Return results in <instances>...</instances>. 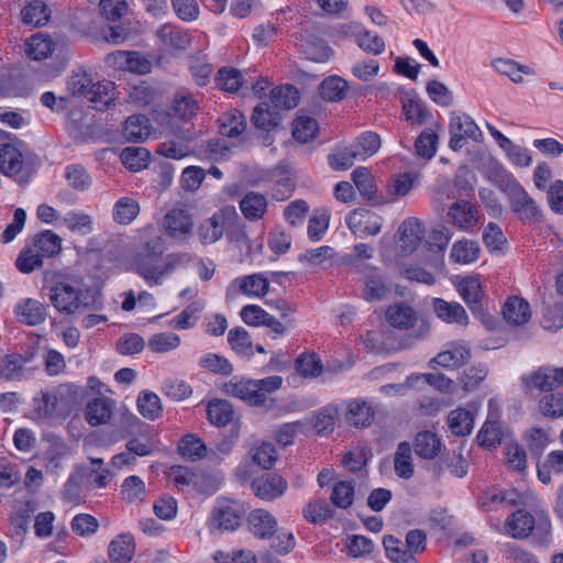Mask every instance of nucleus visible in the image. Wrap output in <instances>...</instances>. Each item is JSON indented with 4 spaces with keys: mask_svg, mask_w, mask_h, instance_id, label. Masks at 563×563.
Returning <instances> with one entry per match:
<instances>
[{
    "mask_svg": "<svg viewBox=\"0 0 563 563\" xmlns=\"http://www.w3.org/2000/svg\"><path fill=\"white\" fill-rule=\"evenodd\" d=\"M188 262L187 253L165 254L162 249H142L133 258L131 268L150 285H158L164 276Z\"/></svg>",
    "mask_w": 563,
    "mask_h": 563,
    "instance_id": "1",
    "label": "nucleus"
},
{
    "mask_svg": "<svg viewBox=\"0 0 563 563\" xmlns=\"http://www.w3.org/2000/svg\"><path fill=\"white\" fill-rule=\"evenodd\" d=\"M280 376H267L262 379H244L233 377L223 385V391L252 406L264 405L268 396L282 387Z\"/></svg>",
    "mask_w": 563,
    "mask_h": 563,
    "instance_id": "2",
    "label": "nucleus"
},
{
    "mask_svg": "<svg viewBox=\"0 0 563 563\" xmlns=\"http://www.w3.org/2000/svg\"><path fill=\"white\" fill-rule=\"evenodd\" d=\"M499 188L509 199L510 209L516 217L525 223L540 221L541 209L518 180L504 168L499 169Z\"/></svg>",
    "mask_w": 563,
    "mask_h": 563,
    "instance_id": "3",
    "label": "nucleus"
},
{
    "mask_svg": "<svg viewBox=\"0 0 563 563\" xmlns=\"http://www.w3.org/2000/svg\"><path fill=\"white\" fill-rule=\"evenodd\" d=\"M112 82L93 84L90 75L81 67L73 70L67 80V90L74 97L91 95L90 101L98 110H106L113 98L108 95Z\"/></svg>",
    "mask_w": 563,
    "mask_h": 563,
    "instance_id": "4",
    "label": "nucleus"
},
{
    "mask_svg": "<svg viewBox=\"0 0 563 563\" xmlns=\"http://www.w3.org/2000/svg\"><path fill=\"white\" fill-rule=\"evenodd\" d=\"M427 536L422 530H410L406 536V545L394 536H385L383 545L387 558L394 563H418L415 554L426 549Z\"/></svg>",
    "mask_w": 563,
    "mask_h": 563,
    "instance_id": "5",
    "label": "nucleus"
},
{
    "mask_svg": "<svg viewBox=\"0 0 563 563\" xmlns=\"http://www.w3.org/2000/svg\"><path fill=\"white\" fill-rule=\"evenodd\" d=\"M246 514L245 506L238 500H228L213 507L209 519L211 531H234L236 530Z\"/></svg>",
    "mask_w": 563,
    "mask_h": 563,
    "instance_id": "6",
    "label": "nucleus"
},
{
    "mask_svg": "<svg viewBox=\"0 0 563 563\" xmlns=\"http://www.w3.org/2000/svg\"><path fill=\"white\" fill-rule=\"evenodd\" d=\"M385 252L382 254L384 262L387 265H395L399 268L400 274L409 279L432 285L435 279L434 276L423 268L407 266L404 263V258L409 256L413 249H384Z\"/></svg>",
    "mask_w": 563,
    "mask_h": 563,
    "instance_id": "7",
    "label": "nucleus"
},
{
    "mask_svg": "<svg viewBox=\"0 0 563 563\" xmlns=\"http://www.w3.org/2000/svg\"><path fill=\"white\" fill-rule=\"evenodd\" d=\"M346 223L351 232L360 239L376 235L382 229V218L366 209L352 211L346 217Z\"/></svg>",
    "mask_w": 563,
    "mask_h": 563,
    "instance_id": "8",
    "label": "nucleus"
},
{
    "mask_svg": "<svg viewBox=\"0 0 563 563\" xmlns=\"http://www.w3.org/2000/svg\"><path fill=\"white\" fill-rule=\"evenodd\" d=\"M10 140L12 142L0 145V172L7 176H15L23 169L25 144L16 137Z\"/></svg>",
    "mask_w": 563,
    "mask_h": 563,
    "instance_id": "9",
    "label": "nucleus"
},
{
    "mask_svg": "<svg viewBox=\"0 0 563 563\" xmlns=\"http://www.w3.org/2000/svg\"><path fill=\"white\" fill-rule=\"evenodd\" d=\"M287 482L276 473H265L254 478L251 483L254 495L262 500H274L284 495Z\"/></svg>",
    "mask_w": 563,
    "mask_h": 563,
    "instance_id": "10",
    "label": "nucleus"
},
{
    "mask_svg": "<svg viewBox=\"0 0 563 563\" xmlns=\"http://www.w3.org/2000/svg\"><path fill=\"white\" fill-rule=\"evenodd\" d=\"M521 380L527 388L551 391L563 387V367H541L531 375L522 376Z\"/></svg>",
    "mask_w": 563,
    "mask_h": 563,
    "instance_id": "11",
    "label": "nucleus"
},
{
    "mask_svg": "<svg viewBox=\"0 0 563 563\" xmlns=\"http://www.w3.org/2000/svg\"><path fill=\"white\" fill-rule=\"evenodd\" d=\"M163 228L170 238L185 239L191 233L194 221L187 210L173 208L165 214Z\"/></svg>",
    "mask_w": 563,
    "mask_h": 563,
    "instance_id": "12",
    "label": "nucleus"
},
{
    "mask_svg": "<svg viewBox=\"0 0 563 563\" xmlns=\"http://www.w3.org/2000/svg\"><path fill=\"white\" fill-rule=\"evenodd\" d=\"M168 476L170 481L180 489L185 487H194L198 490L213 493L218 489V483L212 479L208 489L202 486V479L205 477L202 472H196L188 468L187 466L174 465L170 467Z\"/></svg>",
    "mask_w": 563,
    "mask_h": 563,
    "instance_id": "13",
    "label": "nucleus"
},
{
    "mask_svg": "<svg viewBox=\"0 0 563 563\" xmlns=\"http://www.w3.org/2000/svg\"><path fill=\"white\" fill-rule=\"evenodd\" d=\"M397 236L402 246H426L427 228L424 222L416 217L405 219L398 227Z\"/></svg>",
    "mask_w": 563,
    "mask_h": 563,
    "instance_id": "14",
    "label": "nucleus"
},
{
    "mask_svg": "<svg viewBox=\"0 0 563 563\" xmlns=\"http://www.w3.org/2000/svg\"><path fill=\"white\" fill-rule=\"evenodd\" d=\"M250 532L258 539H269L277 531L276 518L265 509L252 510L246 519Z\"/></svg>",
    "mask_w": 563,
    "mask_h": 563,
    "instance_id": "15",
    "label": "nucleus"
},
{
    "mask_svg": "<svg viewBox=\"0 0 563 563\" xmlns=\"http://www.w3.org/2000/svg\"><path fill=\"white\" fill-rule=\"evenodd\" d=\"M51 301L54 307L65 313L78 310L77 286L70 283H57L51 288Z\"/></svg>",
    "mask_w": 563,
    "mask_h": 563,
    "instance_id": "16",
    "label": "nucleus"
},
{
    "mask_svg": "<svg viewBox=\"0 0 563 563\" xmlns=\"http://www.w3.org/2000/svg\"><path fill=\"white\" fill-rule=\"evenodd\" d=\"M62 249H23L16 257V268L23 274H30L42 267L44 257H54Z\"/></svg>",
    "mask_w": 563,
    "mask_h": 563,
    "instance_id": "17",
    "label": "nucleus"
},
{
    "mask_svg": "<svg viewBox=\"0 0 563 563\" xmlns=\"http://www.w3.org/2000/svg\"><path fill=\"white\" fill-rule=\"evenodd\" d=\"M114 400L101 396L89 401L85 409V419L90 426H100L109 422L114 410Z\"/></svg>",
    "mask_w": 563,
    "mask_h": 563,
    "instance_id": "18",
    "label": "nucleus"
},
{
    "mask_svg": "<svg viewBox=\"0 0 563 563\" xmlns=\"http://www.w3.org/2000/svg\"><path fill=\"white\" fill-rule=\"evenodd\" d=\"M14 313L20 322L31 327L43 323L47 314L45 306L32 298L19 301L14 308Z\"/></svg>",
    "mask_w": 563,
    "mask_h": 563,
    "instance_id": "19",
    "label": "nucleus"
},
{
    "mask_svg": "<svg viewBox=\"0 0 563 563\" xmlns=\"http://www.w3.org/2000/svg\"><path fill=\"white\" fill-rule=\"evenodd\" d=\"M416 455L423 460H434L442 451V441L431 431H420L416 434L411 445Z\"/></svg>",
    "mask_w": 563,
    "mask_h": 563,
    "instance_id": "20",
    "label": "nucleus"
},
{
    "mask_svg": "<svg viewBox=\"0 0 563 563\" xmlns=\"http://www.w3.org/2000/svg\"><path fill=\"white\" fill-rule=\"evenodd\" d=\"M432 308L439 319L446 323L466 325L468 317L464 307L459 302H449L441 298H434Z\"/></svg>",
    "mask_w": 563,
    "mask_h": 563,
    "instance_id": "21",
    "label": "nucleus"
},
{
    "mask_svg": "<svg viewBox=\"0 0 563 563\" xmlns=\"http://www.w3.org/2000/svg\"><path fill=\"white\" fill-rule=\"evenodd\" d=\"M25 5L21 10L23 24L41 27L48 23L51 9L42 0H24Z\"/></svg>",
    "mask_w": 563,
    "mask_h": 563,
    "instance_id": "22",
    "label": "nucleus"
},
{
    "mask_svg": "<svg viewBox=\"0 0 563 563\" xmlns=\"http://www.w3.org/2000/svg\"><path fill=\"white\" fill-rule=\"evenodd\" d=\"M448 217L462 230H470L477 223V211L475 207L466 201L460 200L452 203L448 211Z\"/></svg>",
    "mask_w": 563,
    "mask_h": 563,
    "instance_id": "23",
    "label": "nucleus"
},
{
    "mask_svg": "<svg viewBox=\"0 0 563 563\" xmlns=\"http://www.w3.org/2000/svg\"><path fill=\"white\" fill-rule=\"evenodd\" d=\"M156 35L166 48L185 51L191 43V36L187 31L172 24L162 25Z\"/></svg>",
    "mask_w": 563,
    "mask_h": 563,
    "instance_id": "24",
    "label": "nucleus"
},
{
    "mask_svg": "<svg viewBox=\"0 0 563 563\" xmlns=\"http://www.w3.org/2000/svg\"><path fill=\"white\" fill-rule=\"evenodd\" d=\"M457 291L473 313L482 312L483 287L476 277H466L457 285Z\"/></svg>",
    "mask_w": 563,
    "mask_h": 563,
    "instance_id": "25",
    "label": "nucleus"
},
{
    "mask_svg": "<svg viewBox=\"0 0 563 563\" xmlns=\"http://www.w3.org/2000/svg\"><path fill=\"white\" fill-rule=\"evenodd\" d=\"M135 552L134 539L129 533L119 534L108 548L111 563H130Z\"/></svg>",
    "mask_w": 563,
    "mask_h": 563,
    "instance_id": "26",
    "label": "nucleus"
},
{
    "mask_svg": "<svg viewBox=\"0 0 563 563\" xmlns=\"http://www.w3.org/2000/svg\"><path fill=\"white\" fill-rule=\"evenodd\" d=\"M534 517L525 509L512 512L506 521V531L512 538H527L534 528Z\"/></svg>",
    "mask_w": 563,
    "mask_h": 563,
    "instance_id": "27",
    "label": "nucleus"
},
{
    "mask_svg": "<svg viewBox=\"0 0 563 563\" xmlns=\"http://www.w3.org/2000/svg\"><path fill=\"white\" fill-rule=\"evenodd\" d=\"M470 357L471 351L468 347L462 344H453L450 349L437 354L430 361V365L432 367L435 364L444 368H455L464 365Z\"/></svg>",
    "mask_w": 563,
    "mask_h": 563,
    "instance_id": "28",
    "label": "nucleus"
},
{
    "mask_svg": "<svg viewBox=\"0 0 563 563\" xmlns=\"http://www.w3.org/2000/svg\"><path fill=\"white\" fill-rule=\"evenodd\" d=\"M503 314L507 322L522 325L531 318L530 305L521 297H510L504 305Z\"/></svg>",
    "mask_w": 563,
    "mask_h": 563,
    "instance_id": "29",
    "label": "nucleus"
},
{
    "mask_svg": "<svg viewBox=\"0 0 563 563\" xmlns=\"http://www.w3.org/2000/svg\"><path fill=\"white\" fill-rule=\"evenodd\" d=\"M122 133L129 142H144L151 134V124L147 117L143 114L130 115L125 120Z\"/></svg>",
    "mask_w": 563,
    "mask_h": 563,
    "instance_id": "30",
    "label": "nucleus"
},
{
    "mask_svg": "<svg viewBox=\"0 0 563 563\" xmlns=\"http://www.w3.org/2000/svg\"><path fill=\"white\" fill-rule=\"evenodd\" d=\"M238 283L240 290L247 296L263 297L268 292L269 289L268 279L264 276V274L258 273L232 282L227 291L228 296H230L232 287Z\"/></svg>",
    "mask_w": 563,
    "mask_h": 563,
    "instance_id": "31",
    "label": "nucleus"
},
{
    "mask_svg": "<svg viewBox=\"0 0 563 563\" xmlns=\"http://www.w3.org/2000/svg\"><path fill=\"white\" fill-rule=\"evenodd\" d=\"M386 319L393 328L407 330L416 324L417 314L410 306L398 303L387 309Z\"/></svg>",
    "mask_w": 563,
    "mask_h": 563,
    "instance_id": "32",
    "label": "nucleus"
},
{
    "mask_svg": "<svg viewBox=\"0 0 563 563\" xmlns=\"http://www.w3.org/2000/svg\"><path fill=\"white\" fill-rule=\"evenodd\" d=\"M492 65L497 73L509 77L515 84L523 81L522 75H534V70L531 67L519 64L510 58H495Z\"/></svg>",
    "mask_w": 563,
    "mask_h": 563,
    "instance_id": "33",
    "label": "nucleus"
},
{
    "mask_svg": "<svg viewBox=\"0 0 563 563\" xmlns=\"http://www.w3.org/2000/svg\"><path fill=\"white\" fill-rule=\"evenodd\" d=\"M298 46L307 59L317 63L328 62L332 53L323 40L311 36L302 37Z\"/></svg>",
    "mask_w": 563,
    "mask_h": 563,
    "instance_id": "34",
    "label": "nucleus"
},
{
    "mask_svg": "<svg viewBox=\"0 0 563 563\" xmlns=\"http://www.w3.org/2000/svg\"><path fill=\"white\" fill-rule=\"evenodd\" d=\"M242 214L251 221L262 219L267 209L266 197L262 194L250 191L240 201Z\"/></svg>",
    "mask_w": 563,
    "mask_h": 563,
    "instance_id": "35",
    "label": "nucleus"
},
{
    "mask_svg": "<svg viewBox=\"0 0 563 563\" xmlns=\"http://www.w3.org/2000/svg\"><path fill=\"white\" fill-rule=\"evenodd\" d=\"M346 420L356 428L367 427L374 420V409L364 400H351L347 405Z\"/></svg>",
    "mask_w": 563,
    "mask_h": 563,
    "instance_id": "36",
    "label": "nucleus"
},
{
    "mask_svg": "<svg viewBox=\"0 0 563 563\" xmlns=\"http://www.w3.org/2000/svg\"><path fill=\"white\" fill-rule=\"evenodd\" d=\"M395 473L398 477L409 479L413 476L412 448L409 442H400L394 459Z\"/></svg>",
    "mask_w": 563,
    "mask_h": 563,
    "instance_id": "37",
    "label": "nucleus"
},
{
    "mask_svg": "<svg viewBox=\"0 0 563 563\" xmlns=\"http://www.w3.org/2000/svg\"><path fill=\"white\" fill-rule=\"evenodd\" d=\"M219 131L221 135L235 137L241 135L246 128L244 114L239 110H232L223 113L219 119Z\"/></svg>",
    "mask_w": 563,
    "mask_h": 563,
    "instance_id": "38",
    "label": "nucleus"
},
{
    "mask_svg": "<svg viewBox=\"0 0 563 563\" xmlns=\"http://www.w3.org/2000/svg\"><path fill=\"white\" fill-rule=\"evenodd\" d=\"M251 120L257 129L269 131L278 125L279 113L276 108L267 102H261L254 108Z\"/></svg>",
    "mask_w": 563,
    "mask_h": 563,
    "instance_id": "39",
    "label": "nucleus"
},
{
    "mask_svg": "<svg viewBox=\"0 0 563 563\" xmlns=\"http://www.w3.org/2000/svg\"><path fill=\"white\" fill-rule=\"evenodd\" d=\"M207 418L211 424L225 427L233 418V408L228 400L214 399L207 406Z\"/></svg>",
    "mask_w": 563,
    "mask_h": 563,
    "instance_id": "40",
    "label": "nucleus"
},
{
    "mask_svg": "<svg viewBox=\"0 0 563 563\" xmlns=\"http://www.w3.org/2000/svg\"><path fill=\"white\" fill-rule=\"evenodd\" d=\"M198 111V101L191 93L180 92L174 98L170 113L174 118L189 121Z\"/></svg>",
    "mask_w": 563,
    "mask_h": 563,
    "instance_id": "41",
    "label": "nucleus"
},
{
    "mask_svg": "<svg viewBox=\"0 0 563 563\" xmlns=\"http://www.w3.org/2000/svg\"><path fill=\"white\" fill-rule=\"evenodd\" d=\"M450 133H457L474 141L481 135L475 121L467 114L453 112L450 118Z\"/></svg>",
    "mask_w": 563,
    "mask_h": 563,
    "instance_id": "42",
    "label": "nucleus"
},
{
    "mask_svg": "<svg viewBox=\"0 0 563 563\" xmlns=\"http://www.w3.org/2000/svg\"><path fill=\"white\" fill-rule=\"evenodd\" d=\"M347 82L339 76H329L319 86L320 97L330 102L340 101L345 97Z\"/></svg>",
    "mask_w": 563,
    "mask_h": 563,
    "instance_id": "43",
    "label": "nucleus"
},
{
    "mask_svg": "<svg viewBox=\"0 0 563 563\" xmlns=\"http://www.w3.org/2000/svg\"><path fill=\"white\" fill-rule=\"evenodd\" d=\"M271 102L276 109H292L299 102V92L291 85H282L271 91Z\"/></svg>",
    "mask_w": 563,
    "mask_h": 563,
    "instance_id": "44",
    "label": "nucleus"
},
{
    "mask_svg": "<svg viewBox=\"0 0 563 563\" xmlns=\"http://www.w3.org/2000/svg\"><path fill=\"white\" fill-rule=\"evenodd\" d=\"M351 146L356 152L358 161H365L379 150L380 137L375 132H364L351 143Z\"/></svg>",
    "mask_w": 563,
    "mask_h": 563,
    "instance_id": "45",
    "label": "nucleus"
},
{
    "mask_svg": "<svg viewBox=\"0 0 563 563\" xmlns=\"http://www.w3.org/2000/svg\"><path fill=\"white\" fill-rule=\"evenodd\" d=\"M26 54L34 60L47 58L54 51L53 41L40 33L32 35L25 43Z\"/></svg>",
    "mask_w": 563,
    "mask_h": 563,
    "instance_id": "46",
    "label": "nucleus"
},
{
    "mask_svg": "<svg viewBox=\"0 0 563 563\" xmlns=\"http://www.w3.org/2000/svg\"><path fill=\"white\" fill-rule=\"evenodd\" d=\"M217 86L227 92H238L246 84L242 73L232 67H222L216 76Z\"/></svg>",
    "mask_w": 563,
    "mask_h": 563,
    "instance_id": "47",
    "label": "nucleus"
},
{
    "mask_svg": "<svg viewBox=\"0 0 563 563\" xmlns=\"http://www.w3.org/2000/svg\"><path fill=\"white\" fill-rule=\"evenodd\" d=\"M139 212V203L130 197H123L114 203L112 217L119 224H130L136 218Z\"/></svg>",
    "mask_w": 563,
    "mask_h": 563,
    "instance_id": "48",
    "label": "nucleus"
},
{
    "mask_svg": "<svg viewBox=\"0 0 563 563\" xmlns=\"http://www.w3.org/2000/svg\"><path fill=\"white\" fill-rule=\"evenodd\" d=\"M503 430L498 421L488 419L479 430L476 440L485 449H492L501 443Z\"/></svg>",
    "mask_w": 563,
    "mask_h": 563,
    "instance_id": "49",
    "label": "nucleus"
},
{
    "mask_svg": "<svg viewBox=\"0 0 563 563\" xmlns=\"http://www.w3.org/2000/svg\"><path fill=\"white\" fill-rule=\"evenodd\" d=\"M551 472L563 474V451L556 450L548 454L542 464H538V478L543 484L551 482Z\"/></svg>",
    "mask_w": 563,
    "mask_h": 563,
    "instance_id": "50",
    "label": "nucleus"
},
{
    "mask_svg": "<svg viewBox=\"0 0 563 563\" xmlns=\"http://www.w3.org/2000/svg\"><path fill=\"white\" fill-rule=\"evenodd\" d=\"M449 427L455 435H466L473 429V415L464 408L452 410L448 418Z\"/></svg>",
    "mask_w": 563,
    "mask_h": 563,
    "instance_id": "51",
    "label": "nucleus"
},
{
    "mask_svg": "<svg viewBox=\"0 0 563 563\" xmlns=\"http://www.w3.org/2000/svg\"><path fill=\"white\" fill-rule=\"evenodd\" d=\"M180 345V338L174 332H159L153 334L147 342L150 351L156 354L167 353Z\"/></svg>",
    "mask_w": 563,
    "mask_h": 563,
    "instance_id": "52",
    "label": "nucleus"
},
{
    "mask_svg": "<svg viewBox=\"0 0 563 563\" xmlns=\"http://www.w3.org/2000/svg\"><path fill=\"white\" fill-rule=\"evenodd\" d=\"M354 496V483L351 481H340L334 484L330 500L335 507L346 509L353 504Z\"/></svg>",
    "mask_w": 563,
    "mask_h": 563,
    "instance_id": "53",
    "label": "nucleus"
},
{
    "mask_svg": "<svg viewBox=\"0 0 563 563\" xmlns=\"http://www.w3.org/2000/svg\"><path fill=\"white\" fill-rule=\"evenodd\" d=\"M319 131V124L316 119L308 115H300L292 122V135L301 142L307 143L312 140Z\"/></svg>",
    "mask_w": 563,
    "mask_h": 563,
    "instance_id": "54",
    "label": "nucleus"
},
{
    "mask_svg": "<svg viewBox=\"0 0 563 563\" xmlns=\"http://www.w3.org/2000/svg\"><path fill=\"white\" fill-rule=\"evenodd\" d=\"M525 441L531 455L540 457L550 443L547 430L534 427L526 431Z\"/></svg>",
    "mask_w": 563,
    "mask_h": 563,
    "instance_id": "55",
    "label": "nucleus"
},
{
    "mask_svg": "<svg viewBox=\"0 0 563 563\" xmlns=\"http://www.w3.org/2000/svg\"><path fill=\"white\" fill-rule=\"evenodd\" d=\"M228 342L231 349L241 356L253 355V344L249 332L241 328H234L228 333Z\"/></svg>",
    "mask_w": 563,
    "mask_h": 563,
    "instance_id": "56",
    "label": "nucleus"
},
{
    "mask_svg": "<svg viewBox=\"0 0 563 563\" xmlns=\"http://www.w3.org/2000/svg\"><path fill=\"white\" fill-rule=\"evenodd\" d=\"M120 159L124 166L137 172L147 166L150 153L144 147H125L120 154Z\"/></svg>",
    "mask_w": 563,
    "mask_h": 563,
    "instance_id": "57",
    "label": "nucleus"
},
{
    "mask_svg": "<svg viewBox=\"0 0 563 563\" xmlns=\"http://www.w3.org/2000/svg\"><path fill=\"white\" fill-rule=\"evenodd\" d=\"M201 243H216L223 234V217L213 216L205 220L198 230Z\"/></svg>",
    "mask_w": 563,
    "mask_h": 563,
    "instance_id": "58",
    "label": "nucleus"
},
{
    "mask_svg": "<svg viewBox=\"0 0 563 563\" xmlns=\"http://www.w3.org/2000/svg\"><path fill=\"white\" fill-rule=\"evenodd\" d=\"M351 177L362 196H364L368 200L375 198L376 184L368 168L357 167L353 170Z\"/></svg>",
    "mask_w": 563,
    "mask_h": 563,
    "instance_id": "59",
    "label": "nucleus"
},
{
    "mask_svg": "<svg viewBox=\"0 0 563 563\" xmlns=\"http://www.w3.org/2000/svg\"><path fill=\"white\" fill-rule=\"evenodd\" d=\"M205 308L203 302L201 301H194L190 305H188L180 313L175 316L169 324L175 329H189L191 328L195 322L199 319V314Z\"/></svg>",
    "mask_w": 563,
    "mask_h": 563,
    "instance_id": "60",
    "label": "nucleus"
},
{
    "mask_svg": "<svg viewBox=\"0 0 563 563\" xmlns=\"http://www.w3.org/2000/svg\"><path fill=\"white\" fill-rule=\"evenodd\" d=\"M178 451L184 457L197 461L206 456L207 446L199 438L194 434H187L180 440Z\"/></svg>",
    "mask_w": 563,
    "mask_h": 563,
    "instance_id": "61",
    "label": "nucleus"
},
{
    "mask_svg": "<svg viewBox=\"0 0 563 563\" xmlns=\"http://www.w3.org/2000/svg\"><path fill=\"white\" fill-rule=\"evenodd\" d=\"M85 474L77 471L69 475L63 488V498L67 503L78 505L82 501V483Z\"/></svg>",
    "mask_w": 563,
    "mask_h": 563,
    "instance_id": "62",
    "label": "nucleus"
},
{
    "mask_svg": "<svg viewBox=\"0 0 563 563\" xmlns=\"http://www.w3.org/2000/svg\"><path fill=\"white\" fill-rule=\"evenodd\" d=\"M137 409L144 418L154 420L162 412L161 399L152 391H143L137 397Z\"/></svg>",
    "mask_w": 563,
    "mask_h": 563,
    "instance_id": "63",
    "label": "nucleus"
},
{
    "mask_svg": "<svg viewBox=\"0 0 563 563\" xmlns=\"http://www.w3.org/2000/svg\"><path fill=\"white\" fill-rule=\"evenodd\" d=\"M438 147V135L432 129L423 130L415 143L416 153L424 158L431 159Z\"/></svg>",
    "mask_w": 563,
    "mask_h": 563,
    "instance_id": "64",
    "label": "nucleus"
}]
</instances>
